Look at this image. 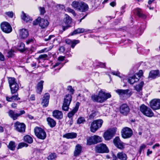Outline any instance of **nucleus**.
Masks as SVG:
<instances>
[{
    "label": "nucleus",
    "mask_w": 160,
    "mask_h": 160,
    "mask_svg": "<svg viewBox=\"0 0 160 160\" xmlns=\"http://www.w3.org/2000/svg\"><path fill=\"white\" fill-rule=\"evenodd\" d=\"M111 95L109 93H105L102 91L99 92L98 95H92V100L94 102L102 103L111 97Z\"/></svg>",
    "instance_id": "nucleus-1"
},
{
    "label": "nucleus",
    "mask_w": 160,
    "mask_h": 160,
    "mask_svg": "<svg viewBox=\"0 0 160 160\" xmlns=\"http://www.w3.org/2000/svg\"><path fill=\"white\" fill-rule=\"evenodd\" d=\"M8 82L12 94L15 93L18 90L19 85L16 82V79L14 78H9Z\"/></svg>",
    "instance_id": "nucleus-2"
},
{
    "label": "nucleus",
    "mask_w": 160,
    "mask_h": 160,
    "mask_svg": "<svg viewBox=\"0 0 160 160\" xmlns=\"http://www.w3.org/2000/svg\"><path fill=\"white\" fill-rule=\"evenodd\" d=\"M139 109L144 115L147 117L151 118L154 115V114L151 109L144 104H142L140 106Z\"/></svg>",
    "instance_id": "nucleus-3"
},
{
    "label": "nucleus",
    "mask_w": 160,
    "mask_h": 160,
    "mask_svg": "<svg viewBox=\"0 0 160 160\" xmlns=\"http://www.w3.org/2000/svg\"><path fill=\"white\" fill-rule=\"evenodd\" d=\"M34 132L35 135L38 138L44 140L46 138V132L42 128L38 127H36L34 129Z\"/></svg>",
    "instance_id": "nucleus-4"
},
{
    "label": "nucleus",
    "mask_w": 160,
    "mask_h": 160,
    "mask_svg": "<svg viewBox=\"0 0 160 160\" xmlns=\"http://www.w3.org/2000/svg\"><path fill=\"white\" fill-rule=\"evenodd\" d=\"M103 123V121L101 119L93 121L91 123L90 130L91 132H95L98 129L101 128Z\"/></svg>",
    "instance_id": "nucleus-5"
},
{
    "label": "nucleus",
    "mask_w": 160,
    "mask_h": 160,
    "mask_svg": "<svg viewBox=\"0 0 160 160\" xmlns=\"http://www.w3.org/2000/svg\"><path fill=\"white\" fill-rule=\"evenodd\" d=\"M72 100V97L71 94H67L65 96L64 100L62 109L65 111H67L69 108V105Z\"/></svg>",
    "instance_id": "nucleus-6"
},
{
    "label": "nucleus",
    "mask_w": 160,
    "mask_h": 160,
    "mask_svg": "<svg viewBox=\"0 0 160 160\" xmlns=\"http://www.w3.org/2000/svg\"><path fill=\"white\" fill-rule=\"evenodd\" d=\"M96 152L99 153H108L109 150L106 144L101 143L97 145L95 148Z\"/></svg>",
    "instance_id": "nucleus-7"
},
{
    "label": "nucleus",
    "mask_w": 160,
    "mask_h": 160,
    "mask_svg": "<svg viewBox=\"0 0 160 160\" xmlns=\"http://www.w3.org/2000/svg\"><path fill=\"white\" fill-rule=\"evenodd\" d=\"M116 128H115L110 129L105 132L103 135L104 139L106 140H109L112 138L116 133Z\"/></svg>",
    "instance_id": "nucleus-8"
},
{
    "label": "nucleus",
    "mask_w": 160,
    "mask_h": 160,
    "mask_svg": "<svg viewBox=\"0 0 160 160\" xmlns=\"http://www.w3.org/2000/svg\"><path fill=\"white\" fill-rule=\"evenodd\" d=\"M132 135V131L130 128L126 127L123 128L121 131L122 137L124 139L130 138Z\"/></svg>",
    "instance_id": "nucleus-9"
},
{
    "label": "nucleus",
    "mask_w": 160,
    "mask_h": 160,
    "mask_svg": "<svg viewBox=\"0 0 160 160\" xmlns=\"http://www.w3.org/2000/svg\"><path fill=\"white\" fill-rule=\"evenodd\" d=\"M63 22L66 25L65 26H63L62 27L63 30L65 31L71 26L70 25L72 23V19L69 15L65 14L63 19Z\"/></svg>",
    "instance_id": "nucleus-10"
},
{
    "label": "nucleus",
    "mask_w": 160,
    "mask_h": 160,
    "mask_svg": "<svg viewBox=\"0 0 160 160\" xmlns=\"http://www.w3.org/2000/svg\"><path fill=\"white\" fill-rule=\"evenodd\" d=\"M150 106L153 110L160 109V99H154L151 101L149 102Z\"/></svg>",
    "instance_id": "nucleus-11"
},
{
    "label": "nucleus",
    "mask_w": 160,
    "mask_h": 160,
    "mask_svg": "<svg viewBox=\"0 0 160 160\" xmlns=\"http://www.w3.org/2000/svg\"><path fill=\"white\" fill-rule=\"evenodd\" d=\"M14 127L15 130L19 132H25L26 125L23 123L17 121L14 123Z\"/></svg>",
    "instance_id": "nucleus-12"
},
{
    "label": "nucleus",
    "mask_w": 160,
    "mask_h": 160,
    "mask_svg": "<svg viewBox=\"0 0 160 160\" xmlns=\"http://www.w3.org/2000/svg\"><path fill=\"white\" fill-rule=\"evenodd\" d=\"M130 111V108L127 104H122L120 106V112L123 115L127 116L129 113Z\"/></svg>",
    "instance_id": "nucleus-13"
},
{
    "label": "nucleus",
    "mask_w": 160,
    "mask_h": 160,
    "mask_svg": "<svg viewBox=\"0 0 160 160\" xmlns=\"http://www.w3.org/2000/svg\"><path fill=\"white\" fill-rule=\"evenodd\" d=\"M1 28L2 30L6 33H9L12 30L11 25L7 22H4L1 23Z\"/></svg>",
    "instance_id": "nucleus-14"
},
{
    "label": "nucleus",
    "mask_w": 160,
    "mask_h": 160,
    "mask_svg": "<svg viewBox=\"0 0 160 160\" xmlns=\"http://www.w3.org/2000/svg\"><path fill=\"white\" fill-rule=\"evenodd\" d=\"M25 111L23 110H22L20 111V112L18 113H15L12 110H10L8 113L9 116L12 118L13 120H16L18 119V117H19L22 114L25 113Z\"/></svg>",
    "instance_id": "nucleus-15"
},
{
    "label": "nucleus",
    "mask_w": 160,
    "mask_h": 160,
    "mask_svg": "<svg viewBox=\"0 0 160 160\" xmlns=\"http://www.w3.org/2000/svg\"><path fill=\"white\" fill-rule=\"evenodd\" d=\"M115 92L117 93L120 97H124L126 96L129 97L132 94L131 92H129V89H118L115 90Z\"/></svg>",
    "instance_id": "nucleus-16"
},
{
    "label": "nucleus",
    "mask_w": 160,
    "mask_h": 160,
    "mask_svg": "<svg viewBox=\"0 0 160 160\" xmlns=\"http://www.w3.org/2000/svg\"><path fill=\"white\" fill-rule=\"evenodd\" d=\"M113 142L115 146L121 150L124 148V143L120 140L118 137H116L113 139Z\"/></svg>",
    "instance_id": "nucleus-17"
},
{
    "label": "nucleus",
    "mask_w": 160,
    "mask_h": 160,
    "mask_svg": "<svg viewBox=\"0 0 160 160\" xmlns=\"http://www.w3.org/2000/svg\"><path fill=\"white\" fill-rule=\"evenodd\" d=\"M49 98L50 94L49 93H46L44 94L41 101V104L43 107H46L48 106Z\"/></svg>",
    "instance_id": "nucleus-18"
},
{
    "label": "nucleus",
    "mask_w": 160,
    "mask_h": 160,
    "mask_svg": "<svg viewBox=\"0 0 160 160\" xmlns=\"http://www.w3.org/2000/svg\"><path fill=\"white\" fill-rule=\"evenodd\" d=\"M29 35L28 30L25 28H22L19 30V36L22 39H25Z\"/></svg>",
    "instance_id": "nucleus-19"
},
{
    "label": "nucleus",
    "mask_w": 160,
    "mask_h": 160,
    "mask_svg": "<svg viewBox=\"0 0 160 160\" xmlns=\"http://www.w3.org/2000/svg\"><path fill=\"white\" fill-rule=\"evenodd\" d=\"M53 117L58 119H61L63 118V114L61 111L58 110H55L52 112Z\"/></svg>",
    "instance_id": "nucleus-20"
},
{
    "label": "nucleus",
    "mask_w": 160,
    "mask_h": 160,
    "mask_svg": "<svg viewBox=\"0 0 160 160\" xmlns=\"http://www.w3.org/2000/svg\"><path fill=\"white\" fill-rule=\"evenodd\" d=\"M160 76V74L158 70H152L149 72L148 78L153 79Z\"/></svg>",
    "instance_id": "nucleus-21"
},
{
    "label": "nucleus",
    "mask_w": 160,
    "mask_h": 160,
    "mask_svg": "<svg viewBox=\"0 0 160 160\" xmlns=\"http://www.w3.org/2000/svg\"><path fill=\"white\" fill-rule=\"evenodd\" d=\"M79 103L77 102L76 103V105L74 108L70 112H69L68 114V117L70 118H72L75 114L78 111L79 107Z\"/></svg>",
    "instance_id": "nucleus-22"
},
{
    "label": "nucleus",
    "mask_w": 160,
    "mask_h": 160,
    "mask_svg": "<svg viewBox=\"0 0 160 160\" xmlns=\"http://www.w3.org/2000/svg\"><path fill=\"white\" fill-rule=\"evenodd\" d=\"M44 82L41 80L38 82L36 86V92L37 93L41 94L43 88V83Z\"/></svg>",
    "instance_id": "nucleus-23"
},
{
    "label": "nucleus",
    "mask_w": 160,
    "mask_h": 160,
    "mask_svg": "<svg viewBox=\"0 0 160 160\" xmlns=\"http://www.w3.org/2000/svg\"><path fill=\"white\" fill-rule=\"evenodd\" d=\"M88 8V5L82 1L79 8H78V10L82 12H85L87 11Z\"/></svg>",
    "instance_id": "nucleus-24"
},
{
    "label": "nucleus",
    "mask_w": 160,
    "mask_h": 160,
    "mask_svg": "<svg viewBox=\"0 0 160 160\" xmlns=\"http://www.w3.org/2000/svg\"><path fill=\"white\" fill-rule=\"evenodd\" d=\"M49 24L48 21L41 18L40 21L39 22V25L42 28L47 27Z\"/></svg>",
    "instance_id": "nucleus-25"
},
{
    "label": "nucleus",
    "mask_w": 160,
    "mask_h": 160,
    "mask_svg": "<svg viewBox=\"0 0 160 160\" xmlns=\"http://www.w3.org/2000/svg\"><path fill=\"white\" fill-rule=\"evenodd\" d=\"M82 147L81 145L77 144L75 147L74 151V156L75 157L78 156L81 152Z\"/></svg>",
    "instance_id": "nucleus-26"
},
{
    "label": "nucleus",
    "mask_w": 160,
    "mask_h": 160,
    "mask_svg": "<svg viewBox=\"0 0 160 160\" xmlns=\"http://www.w3.org/2000/svg\"><path fill=\"white\" fill-rule=\"evenodd\" d=\"M22 15L21 16L22 19L26 22L32 21V19L30 18L28 15H26L23 11L22 12Z\"/></svg>",
    "instance_id": "nucleus-27"
},
{
    "label": "nucleus",
    "mask_w": 160,
    "mask_h": 160,
    "mask_svg": "<svg viewBox=\"0 0 160 160\" xmlns=\"http://www.w3.org/2000/svg\"><path fill=\"white\" fill-rule=\"evenodd\" d=\"M118 158L120 160H127V156L123 152H119L117 154Z\"/></svg>",
    "instance_id": "nucleus-28"
},
{
    "label": "nucleus",
    "mask_w": 160,
    "mask_h": 160,
    "mask_svg": "<svg viewBox=\"0 0 160 160\" xmlns=\"http://www.w3.org/2000/svg\"><path fill=\"white\" fill-rule=\"evenodd\" d=\"M133 12L139 17L143 18H146V16L142 13V10L140 8L135 9L134 10Z\"/></svg>",
    "instance_id": "nucleus-29"
},
{
    "label": "nucleus",
    "mask_w": 160,
    "mask_h": 160,
    "mask_svg": "<svg viewBox=\"0 0 160 160\" xmlns=\"http://www.w3.org/2000/svg\"><path fill=\"white\" fill-rule=\"evenodd\" d=\"M47 121L48 124L51 127L53 128L56 126V123L55 121L51 118H48L47 119Z\"/></svg>",
    "instance_id": "nucleus-30"
},
{
    "label": "nucleus",
    "mask_w": 160,
    "mask_h": 160,
    "mask_svg": "<svg viewBox=\"0 0 160 160\" xmlns=\"http://www.w3.org/2000/svg\"><path fill=\"white\" fill-rule=\"evenodd\" d=\"M139 80V78H138L136 75H135L128 78V82L130 84H132L135 82L138 81Z\"/></svg>",
    "instance_id": "nucleus-31"
},
{
    "label": "nucleus",
    "mask_w": 160,
    "mask_h": 160,
    "mask_svg": "<svg viewBox=\"0 0 160 160\" xmlns=\"http://www.w3.org/2000/svg\"><path fill=\"white\" fill-rule=\"evenodd\" d=\"M87 31L83 28H78L75 29L72 33L71 35H74L76 34H77L83 33L84 32H86Z\"/></svg>",
    "instance_id": "nucleus-32"
},
{
    "label": "nucleus",
    "mask_w": 160,
    "mask_h": 160,
    "mask_svg": "<svg viewBox=\"0 0 160 160\" xmlns=\"http://www.w3.org/2000/svg\"><path fill=\"white\" fill-rule=\"evenodd\" d=\"M77 134L76 133L71 132L67 133L64 135V137L68 139H72L76 137Z\"/></svg>",
    "instance_id": "nucleus-33"
},
{
    "label": "nucleus",
    "mask_w": 160,
    "mask_h": 160,
    "mask_svg": "<svg viewBox=\"0 0 160 160\" xmlns=\"http://www.w3.org/2000/svg\"><path fill=\"white\" fill-rule=\"evenodd\" d=\"M81 2L82 1H74L72 2V5L73 8L78 10Z\"/></svg>",
    "instance_id": "nucleus-34"
},
{
    "label": "nucleus",
    "mask_w": 160,
    "mask_h": 160,
    "mask_svg": "<svg viewBox=\"0 0 160 160\" xmlns=\"http://www.w3.org/2000/svg\"><path fill=\"white\" fill-rule=\"evenodd\" d=\"M92 136L94 144L102 142L101 137L97 135H94Z\"/></svg>",
    "instance_id": "nucleus-35"
},
{
    "label": "nucleus",
    "mask_w": 160,
    "mask_h": 160,
    "mask_svg": "<svg viewBox=\"0 0 160 160\" xmlns=\"http://www.w3.org/2000/svg\"><path fill=\"white\" fill-rule=\"evenodd\" d=\"M8 148L11 150L14 151L15 150L16 145L14 141H11L8 146Z\"/></svg>",
    "instance_id": "nucleus-36"
},
{
    "label": "nucleus",
    "mask_w": 160,
    "mask_h": 160,
    "mask_svg": "<svg viewBox=\"0 0 160 160\" xmlns=\"http://www.w3.org/2000/svg\"><path fill=\"white\" fill-rule=\"evenodd\" d=\"M144 84L143 82H141L139 84L135 87V90L138 92H140L142 90Z\"/></svg>",
    "instance_id": "nucleus-37"
},
{
    "label": "nucleus",
    "mask_w": 160,
    "mask_h": 160,
    "mask_svg": "<svg viewBox=\"0 0 160 160\" xmlns=\"http://www.w3.org/2000/svg\"><path fill=\"white\" fill-rule=\"evenodd\" d=\"M24 140L25 142L29 143H31L33 142L32 138L28 135H27L24 137Z\"/></svg>",
    "instance_id": "nucleus-38"
},
{
    "label": "nucleus",
    "mask_w": 160,
    "mask_h": 160,
    "mask_svg": "<svg viewBox=\"0 0 160 160\" xmlns=\"http://www.w3.org/2000/svg\"><path fill=\"white\" fill-rule=\"evenodd\" d=\"M93 139V136L88 138L87 139V144L88 145L94 144Z\"/></svg>",
    "instance_id": "nucleus-39"
},
{
    "label": "nucleus",
    "mask_w": 160,
    "mask_h": 160,
    "mask_svg": "<svg viewBox=\"0 0 160 160\" xmlns=\"http://www.w3.org/2000/svg\"><path fill=\"white\" fill-rule=\"evenodd\" d=\"M55 36L54 35H50L49 36H48L47 38H44L45 41H48L52 40V41H50L51 43H53L54 39H55Z\"/></svg>",
    "instance_id": "nucleus-40"
},
{
    "label": "nucleus",
    "mask_w": 160,
    "mask_h": 160,
    "mask_svg": "<svg viewBox=\"0 0 160 160\" xmlns=\"http://www.w3.org/2000/svg\"><path fill=\"white\" fill-rule=\"evenodd\" d=\"M18 49L21 52H23L25 50V45L23 43H20L18 45Z\"/></svg>",
    "instance_id": "nucleus-41"
},
{
    "label": "nucleus",
    "mask_w": 160,
    "mask_h": 160,
    "mask_svg": "<svg viewBox=\"0 0 160 160\" xmlns=\"http://www.w3.org/2000/svg\"><path fill=\"white\" fill-rule=\"evenodd\" d=\"M28 144L25 142H21L19 143L17 149L21 148L23 147H27Z\"/></svg>",
    "instance_id": "nucleus-42"
},
{
    "label": "nucleus",
    "mask_w": 160,
    "mask_h": 160,
    "mask_svg": "<svg viewBox=\"0 0 160 160\" xmlns=\"http://www.w3.org/2000/svg\"><path fill=\"white\" fill-rule=\"evenodd\" d=\"M85 122V120L84 118L82 117H80L78 119L77 121V123L78 124H80L83 123Z\"/></svg>",
    "instance_id": "nucleus-43"
},
{
    "label": "nucleus",
    "mask_w": 160,
    "mask_h": 160,
    "mask_svg": "<svg viewBox=\"0 0 160 160\" xmlns=\"http://www.w3.org/2000/svg\"><path fill=\"white\" fill-rule=\"evenodd\" d=\"M79 40H73L72 43L71 44V47L72 48H74L76 44L79 43Z\"/></svg>",
    "instance_id": "nucleus-44"
},
{
    "label": "nucleus",
    "mask_w": 160,
    "mask_h": 160,
    "mask_svg": "<svg viewBox=\"0 0 160 160\" xmlns=\"http://www.w3.org/2000/svg\"><path fill=\"white\" fill-rule=\"evenodd\" d=\"M48 57V56L46 54H41L39 56L38 58L39 59H43L44 60L47 58Z\"/></svg>",
    "instance_id": "nucleus-45"
},
{
    "label": "nucleus",
    "mask_w": 160,
    "mask_h": 160,
    "mask_svg": "<svg viewBox=\"0 0 160 160\" xmlns=\"http://www.w3.org/2000/svg\"><path fill=\"white\" fill-rule=\"evenodd\" d=\"M56 158V155L55 153H52L48 157V159L49 160H52Z\"/></svg>",
    "instance_id": "nucleus-46"
},
{
    "label": "nucleus",
    "mask_w": 160,
    "mask_h": 160,
    "mask_svg": "<svg viewBox=\"0 0 160 160\" xmlns=\"http://www.w3.org/2000/svg\"><path fill=\"white\" fill-rule=\"evenodd\" d=\"M67 90L71 92V95L73 94L74 90L71 86H69L67 87Z\"/></svg>",
    "instance_id": "nucleus-47"
},
{
    "label": "nucleus",
    "mask_w": 160,
    "mask_h": 160,
    "mask_svg": "<svg viewBox=\"0 0 160 160\" xmlns=\"http://www.w3.org/2000/svg\"><path fill=\"white\" fill-rule=\"evenodd\" d=\"M41 18L38 17L33 22V24L34 25H36L38 24H39V22L40 21Z\"/></svg>",
    "instance_id": "nucleus-48"
},
{
    "label": "nucleus",
    "mask_w": 160,
    "mask_h": 160,
    "mask_svg": "<svg viewBox=\"0 0 160 160\" xmlns=\"http://www.w3.org/2000/svg\"><path fill=\"white\" fill-rule=\"evenodd\" d=\"M5 14L10 18H12L14 15L13 12L12 11L6 12Z\"/></svg>",
    "instance_id": "nucleus-49"
},
{
    "label": "nucleus",
    "mask_w": 160,
    "mask_h": 160,
    "mask_svg": "<svg viewBox=\"0 0 160 160\" xmlns=\"http://www.w3.org/2000/svg\"><path fill=\"white\" fill-rule=\"evenodd\" d=\"M34 40V38H29L26 41V43L27 44H28L31 42H33Z\"/></svg>",
    "instance_id": "nucleus-50"
},
{
    "label": "nucleus",
    "mask_w": 160,
    "mask_h": 160,
    "mask_svg": "<svg viewBox=\"0 0 160 160\" xmlns=\"http://www.w3.org/2000/svg\"><path fill=\"white\" fill-rule=\"evenodd\" d=\"M142 70H140L139 71L138 73L136 74V76L139 79L140 78L142 75Z\"/></svg>",
    "instance_id": "nucleus-51"
},
{
    "label": "nucleus",
    "mask_w": 160,
    "mask_h": 160,
    "mask_svg": "<svg viewBox=\"0 0 160 160\" xmlns=\"http://www.w3.org/2000/svg\"><path fill=\"white\" fill-rule=\"evenodd\" d=\"M41 14L43 15L45 12V8L43 7H40L39 8Z\"/></svg>",
    "instance_id": "nucleus-52"
},
{
    "label": "nucleus",
    "mask_w": 160,
    "mask_h": 160,
    "mask_svg": "<svg viewBox=\"0 0 160 160\" xmlns=\"http://www.w3.org/2000/svg\"><path fill=\"white\" fill-rule=\"evenodd\" d=\"M13 101L14 100H20V98L18 97V94L17 95H13L12 97Z\"/></svg>",
    "instance_id": "nucleus-53"
},
{
    "label": "nucleus",
    "mask_w": 160,
    "mask_h": 160,
    "mask_svg": "<svg viewBox=\"0 0 160 160\" xmlns=\"http://www.w3.org/2000/svg\"><path fill=\"white\" fill-rule=\"evenodd\" d=\"M68 10L69 12L72 13L74 16H76V14L75 12L73 9L68 8Z\"/></svg>",
    "instance_id": "nucleus-54"
},
{
    "label": "nucleus",
    "mask_w": 160,
    "mask_h": 160,
    "mask_svg": "<svg viewBox=\"0 0 160 160\" xmlns=\"http://www.w3.org/2000/svg\"><path fill=\"white\" fill-rule=\"evenodd\" d=\"M111 73L113 75H115L119 77H120L119 76L120 73L118 72H115V71H113Z\"/></svg>",
    "instance_id": "nucleus-55"
},
{
    "label": "nucleus",
    "mask_w": 160,
    "mask_h": 160,
    "mask_svg": "<svg viewBox=\"0 0 160 160\" xmlns=\"http://www.w3.org/2000/svg\"><path fill=\"white\" fill-rule=\"evenodd\" d=\"M72 41L71 40L68 39H66L65 40L66 43L67 44L69 45H71V44L72 43Z\"/></svg>",
    "instance_id": "nucleus-56"
},
{
    "label": "nucleus",
    "mask_w": 160,
    "mask_h": 160,
    "mask_svg": "<svg viewBox=\"0 0 160 160\" xmlns=\"http://www.w3.org/2000/svg\"><path fill=\"white\" fill-rule=\"evenodd\" d=\"M96 115V114L95 112H92L90 115L89 118H93Z\"/></svg>",
    "instance_id": "nucleus-57"
},
{
    "label": "nucleus",
    "mask_w": 160,
    "mask_h": 160,
    "mask_svg": "<svg viewBox=\"0 0 160 160\" xmlns=\"http://www.w3.org/2000/svg\"><path fill=\"white\" fill-rule=\"evenodd\" d=\"M5 60L4 56L0 52V60L2 61H4Z\"/></svg>",
    "instance_id": "nucleus-58"
},
{
    "label": "nucleus",
    "mask_w": 160,
    "mask_h": 160,
    "mask_svg": "<svg viewBox=\"0 0 160 160\" xmlns=\"http://www.w3.org/2000/svg\"><path fill=\"white\" fill-rule=\"evenodd\" d=\"M13 52V51L12 50L9 51L8 52V57H11L12 55V53Z\"/></svg>",
    "instance_id": "nucleus-59"
},
{
    "label": "nucleus",
    "mask_w": 160,
    "mask_h": 160,
    "mask_svg": "<svg viewBox=\"0 0 160 160\" xmlns=\"http://www.w3.org/2000/svg\"><path fill=\"white\" fill-rule=\"evenodd\" d=\"M64 57L60 56L58 58V60L60 61H62L64 60Z\"/></svg>",
    "instance_id": "nucleus-60"
},
{
    "label": "nucleus",
    "mask_w": 160,
    "mask_h": 160,
    "mask_svg": "<svg viewBox=\"0 0 160 160\" xmlns=\"http://www.w3.org/2000/svg\"><path fill=\"white\" fill-rule=\"evenodd\" d=\"M30 99L32 101H34L35 100V96L34 94L31 95L30 97Z\"/></svg>",
    "instance_id": "nucleus-61"
},
{
    "label": "nucleus",
    "mask_w": 160,
    "mask_h": 160,
    "mask_svg": "<svg viewBox=\"0 0 160 160\" xmlns=\"http://www.w3.org/2000/svg\"><path fill=\"white\" fill-rule=\"evenodd\" d=\"M160 146V144L159 143H157L153 145L152 147L153 149H155L157 147H159Z\"/></svg>",
    "instance_id": "nucleus-62"
},
{
    "label": "nucleus",
    "mask_w": 160,
    "mask_h": 160,
    "mask_svg": "<svg viewBox=\"0 0 160 160\" xmlns=\"http://www.w3.org/2000/svg\"><path fill=\"white\" fill-rule=\"evenodd\" d=\"M6 100L8 102L13 101L12 100V97L9 98L8 97H6Z\"/></svg>",
    "instance_id": "nucleus-63"
},
{
    "label": "nucleus",
    "mask_w": 160,
    "mask_h": 160,
    "mask_svg": "<svg viewBox=\"0 0 160 160\" xmlns=\"http://www.w3.org/2000/svg\"><path fill=\"white\" fill-rule=\"evenodd\" d=\"M59 50L62 52H63L65 51V48L64 47L62 46L60 48Z\"/></svg>",
    "instance_id": "nucleus-64"
}]
</instances>
